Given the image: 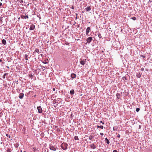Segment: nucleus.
<instances>
[{
	"instance_id": "nucleus-1",
	"label": "nucleus",
	"mask_w": 152,
	"mask_h": 152,
	"mask_svg": "<svg viewBox=\"0 0 152 152\" xmlns=\"http://www.w3.org/2000/svg\"><path fill=\"white\" fill-rule=\"evenodd\" d=\"M68 145L66 143L63 142L61 144V147L63 150H66L67 149Z\"/></svg>"
},
{
	"instance_id": "nucleus-2",
	"label": "nucleus",
	"mask_w": 152,
	"mask_h": 152,
	"mask_svg": "<svg viewBox=\"0 0 152 152\" xmlns=\"http://www.w3.org/2000/svg\"><path fill=\"white\" fill-rule=\"evenodd\" d=\"M86 59L83 60L82 59H80V63L83 65H84L86 63Z\"/></svg>"
},
{
	"instance_id": "nucleus-3",
	"label": "nucleus",
	"mask_w": 152,
	"mask_h": 152,
	"mask_svg": "<svg viewBox=\"0 0 152 152\" xmlns=\"http://www.w3.org/2000/svg\"><path fill=\"white\" fill-rule=\"evenodd\" d=\"M49 148L50 150L53 151L56 150L57 147L55 146L49 145Z\"/></svg>"
},
{
	"instance_id": "nucleus-4",
	"label": "nucleus",
	"mask_w": 152,
	"mask_h": 152,
	"mask_svg": "<svg viewBox=\"0 0 152 152\" xmlns=\"http://www.w3.org/2000/svg\"><path fill=\"white\" fill-rule=\"evenodd\" d=\"M37 109L38 110V113H42V110L40 106L37 107Z\"/></svg>"
},
{
	"instance_id": "nucleus-5",
	"label": "nucleus",
	"mask_w": 152,
	"mask_h": 152,
	"mask_svg": "<svg viewBox=\"0 0 152 152\" xmlns=\"http://www.w3.org/2000/svg\"><path fill=\"white\" fill-rule=\"evenodd\" d=\"M93 39L92 37H88L86 40L87 42L88 43H90L92 40Z\"/></svg>"
},
{
	"instance_id": "nucleus-6",
	"label": "nucleus",
	"mask_w": 152,
	"mask_h": 152,
	"mask_svg": "<svg viewBox=\"0 0 152 152\" xmlns=\"http://www.w3.org/2000/svg\"><path fill=\"white\" fill-rule=\"evenodd\" d=\"M91 29V28L90 27H88L86 29V35H88L90 31V30Z\"/></svg>"
},
{
	"instance_id": "nucleus-7",
	"label": "nucleus",
	"mask_w": 152,
	"mask_h": 152,
	"mask_svg": "<svg viewBox=\"0 0 152 152\" xmlns=\"http://www.w3.org/2000/svg\"><path fill=\"white\" fill-rule=\"evenodd\" d=\"M35 28V25L34 24H32L30 26V28H29V30H33Z\"/></svg>"
},
{
	"instance_id": "nucleus-8",
	"label": "nucleus",
	"mask_w": 152,
	"mask_h": 152,
	"mask_svg": "<svg viewBox=\"0 0 152 152\" xmlns=\"http://www.w3.org/2000/svg\"><path fill=\"white\" fill-rule=\"evenodd\" d=\"M24 95V94L22 93H20L19 94V98L20 99H23V97Z\"/></svg>"
},
{
	"instance_id": "nucleus-9",
	"label": "nucleus",
	"mask_w": 152,
	"mask_h": 152,
	"mask_svg": "<svg viewBox=\"0 0 152 152\" xmlns=\"http://www.w3.org/2000/svg\"><path fill=\"white\" fill-rule=\"evenodd\" d=\"M71 77L72 79L75 78L76 77V75L74 73H72L71 75Z\"/></svg>"
},
{
	"instance_id": "nucleus-10",
	"label": "nucleus",
	"mask_w": 152,
	"mask_h": 152,
	"mask_svg": "<svg viewBox=\"0 0 152 152\" xmlns=\"http://www.w3.org/2000/svg\"><path fill=\"white\" fill-rule=\"evenodd\" d=\"M90 146L91 148L93 149H95L96 148V146L94 144H91Z\"/></svg>"
},
{
	"instance_id": "nucleus-11",
	"label": "nucleus",
	"mask_w": 152,
	"mask_h": 152,
	"mask_svg": "<svg viewBox=\"0 0 152 152\" xmlns=\"http://www.w3.org/2000/svg\"><path fill=\"white\" fill-rule=\"evenodd\" d=\"M21 18L22 19H28V15H21Z\"/></svg>"
},
{
	"instance_id": "nucleus-12",
	"label": "nucleus",
	"mask_w": 152,
	"mask_h": 152,
	"mask_svg": "<svg viewBox=\"0 0 152 152\" xmlns=\"http://www.w3.org/2000/svg\"><path fill=\"white\" fill-rule=\"evenodd\" d=\"M75 93V91L74 90L72 89L70 91V94L72 95H73Z\"/></svg>"
},
{
	"instance_id": "nucleus-13",
	"label": "nucleus",
	"mask_w": 152,
	"mask_h": 152,
	"mask_svg": "<svg viewBox=\"0 0 152 152\" xmlns=\"http://www.w3.org/2000/svg\"><path fill=\"white\" fill-rule=\"evenodd\" d=\"M2 42L4 45L6 44V41L4 39H2Z\"/></svg>"
},
{
	"instance_id": "nucleus-14",
	"label": "nucleus",
	"mask_w": 152,
	"mask_h": 152,
	"mask_svg": "<svg viewBox=\"0 0 152 152\" xmlns=\"http://www.w3.org/2000/svg\"><path fill=\"white\" fill-rule=\"evenodd\" d=\"M116 96L117 98L119 99L121 97V95L117 93L116 94Z\"/></svg>"
},
{
	"instance_id": "nucleus-15",
	"label": "nucleus",
	"mask_w": 152,
	"mask_h": 152,
	"mask_svg": "<svg viewBox=\"0 0 152 152\" xmlns=\"http://www.w3.org/2000/svg\"><path fill=\"white\" fill-rule=\"evenodd\" d=\"M86 10L87 11H89L91 10V8L90 7H88L86 8Z\"/></svg>"
},
{
	"instance_id": "nucleus-16",
	"label": "nucleus",
	"mask_w": 152,
	"mask_h": 152,
	"mask_svg": "<svg viewBox=\"0 0 152 152\" xmlns=\"http://www.w3.org/2000/svg\"><path fill=\"white\" fill-rule=\"evenodd\" d=\"M141 75L140 73H137L136 75V77L138 78H140L141 77Z\"/></svg>"
},
{
	"instance_id": "nucleus-17",
	"label": "nucleus",
	"mask_w": 152,
	"mask_h": 152,
	"mask_svg": "<svg viewBox=\"0 0 152 152\" xmlns=\"http://www.w3.org/2000/svg\"><path fill=\"white\" fill-rule=\"evenodd\" d=\"M105 140L106 141V143L107 144H109L110 142H109V140L107 139V138H105Z\"/></svg>"
},
{
	"instance_id": "nucleus-18",
	"label": "nucleus",
	"mask_w": 152,
	"mask_h": 152,
	"mask_svg": "<svg viewBox=\"0 0 152 152\" xmlns=\"http://www.w3.org/2000/svg\"><path fill=\"white\" fill-rule=\"evenodd\" d=\"M97 128L98 129L99 128H100L101 129H103L104 128V126H97Z\"/></svg>"
},
{
	"instance_id": "nucleus-19",
	"label": "nucleus",
	"mask_w": 152,
	"mask_h": 152,
	"mask_svg": "<svg viewBox=\"0 0 152 152\" xmlns=\"http://www.w3.org/2000/svg\"><path fill=\"white\" fill-rule=\"evenodd\" d=\"M94 136L92 135H90L89 137V139L90 140H91L94 138Z\"/></svg>"
},
{
	"instance_id": "nucleus-20",
	"label": "nucleus",
	"mask_w": 152,
	"mask_h": 152,
	"mask_svg": "<svg viewBox=\"0 0 152 152\" xmlns=\"http://www.w3.org/2000/svg\"><path fill=\"white\" fill-rule=\"evenodd\" d=\"M74 139L75 140H79V138L77 136H75L74 137Z\"/></svg>"
},
{
	"instance_id": "nucleus-21",
	"label": "nucleus",
	"mask_w": 152,
	"mask_h": 152,
	"mask_svg": "<svg viewBox=\"0 0 152 152\" xmlns=\"http://www.w3.org/2000/svg\"><path fill=\"white\" fill-rule=\"evenodd\" d=\"M17 1L18 3H22L23 2V1L22 0H17Z\"/></svg>"
},
{
	"instance_id": "nucleus-22",
	"label": "nucleus",
	"mask_w": 152,
	"mask_h": 152,
	"mask_svg": "<svg viewBox=\"0 0 152 152\" xmlns=\"http://www.w3.org/2000/svg\"><path fill=\"white\" fill-rule=\"evenodd\" d=\"M131 19H132L133 20H136V18L135 17H134L131 18Z\"/></svg>"
},
{
	"instance_id": "nucleus-23",
	"label": "nucleus",
	"mask_w": 152,
	"mask_h": 152,
	"mask_svg": "<svg viewBox=\"0 0 152 152\" xmlns=\"http://www.w3.org/2000/svg\"><path fill=\"white\" fill-rule=\"evenodd\" d=\"M35 51L37 53H38L39 52V50L38 48H36L35 49Z\"/></svg>"
},
{
	"instance_id": "nucleus-24",
	"label": "nucleus",
	"mask_w": 152,
	"mask_h": 152,
	"mask_svg": "<svg viewBox=\"0 0 152 152\" xmlns=\"http://www.w3.org/2000/svg\"><path fill=\"white\" fill-rule=\"evenodd\" d=\"M15 146V147L17 148L18 147V143H16L14 145Z\"/></svg>"
},
{
	"instance_id": "nucleus-25",
	"label": "nucleus",
	"mask_w": 152,
	"mask_h": 152,
	"mask_svg": "<svg viewBox=\"0 0 152 152\" xmlns=\"http://www.w3.org/2000/svg\"><path fill=\"white\" fill-rule=\"evenodd\" d=\"M140 109L139 108H137L136 109V111L137 112H138L140 110Z\"/></svg>"
},
{
	"instance_id": "nucleus-26",
	"label": "nucleus",
	"mask_w": 152,
	"mask_h": 152,
	"mask_svg": "<svg viewBox=\"0 0 152 152\" xmlns=\"http://www.w3.org/2000/svg\"><path fill=\"white\" fill-rule=\"evenodd\" d=\"M2 18L3 17H0V21L2 23Z\"/></svg>"
},
{
	"instance_id": "nucleus-27",
	"label": "nucleus",
	"mask_w": 152,
	"mask_h": 152,
	"mask_svg": "<svg viewBox=\"0 0 152 152\" xmlns=\"http://www.w3.org/2000/svg\"><path fill=\"white\" fill-rule=\"evenodd\" d=\"M11 150L10 149H8L7 150V152H11Z\"/></svg>"
},
{
	"instance_id": "nucleus-28",
	"label": "nucleus",
	"mask_w": 152,
	"mask_h": 152,
	"mask_svg": "<svg viewBox=\"0 0 152 152\" xmlns=\"http://www.w3.org/2000/svg\"><path fill=\"white\" fill-rule=\"evenodd\" d=\"M6 74V73H5L4 74V75L3 76V78H5Z\"/></svg>"
},
{
	"instance_id": "nucleus-29",
	"label": "nucleus",
	"mask_w": 152,
	"mask_h": 152,
	"mask_svg": "<svg viewBox=\"0 0 152 152\" xmlns=\"http://www.w3.org/2000/svg\"><path fill=\"white\" fill-rule=\"evenodd\" d=\"M25 59L26 60H28V58H27V55H25Z\"/></svg>"
},
{
	"instance_id": "nucleus-30",
	"label": "nucleus",
	"mask_w": 152,
	"mask_h": 152,
	"mask_svg": "<svg viewBox=\"0 0 152 152\" xmlns=\"http://www.w3.org/2000/svg\"><path fill=\"white\" fill-rule=\"evenodd\" d=\"M117 137L118 138H119L120 137V134H118V135H117Z\"/></svg>"
},
{
	"instance_id": "nucleus-31",
	"label": "nucleus",
	"mask_w": 152,
	"mask_h": 152,
	"mask_svg": "<svg viewBox=\"0 0 152 152\" xmlns=\"http://www.w3.org/2000/svg\"><path fill=\"white\" fill-rule=\"evenodd\" d=\"M141 57H142L143 58H144L145 57L143 55H141Z\"/></svg>"
},
{
	"instance_id": "nucleus-32",
	"label": "nucleus",
	"mask_w": 152,
	"mask_h": 152,
	"mask_svg": "<svg viewBox=\"0 0 152 152\" xmlns=\"http://www.w3.org/2000/svg\"><path fill=\"white\" fill-rule=\"evenodd\" d=\"M117 130V129H115V127H113V130L114 131L116 130Z\"/></svg>"
},
{
	"instance_id": "nucleus-33",
	"label": "nucleus",
	"mask_w": 152,
	"mask_h": 152,
	"mask_svg": "<svg viewBox=\"0 0 152 152\" xmlns=\"http://www.w3.org/2000/svg\"><path fill=\"white\" fill-rule=\"evenodd\" d=\"M100 123H102V124L103 125V124H104V123L103 122H102V121H100Z\"/></svg>"
},
{
	"instance_id": "nucleus-34",
	"label": "nucleus",
	"mask_w": 152,
	"mask_h": 152,
	"mask_svg": "<svg viewBox=\"0 0 152 152\" xmlns=\"http://www.w3.org/2000/svg\"><path fill=\"white\" fill-rule=\"evenodd\" d=\"M100 134L101 135H104V134L102 133H100Z\"/></svg>"
},
{
	"instance_id": "nucleus-35",
	"label": "nucleus",
	"mask_w": 152,
	"mask_h": 152,
	"mask_svg": "<svg viewBox=\"0 0 152 152\" xmlns=\"http://www.w3.org/2000/svg\"><path fill=\"white\" fill-rule=\"evenodd\" d=\"M113 152H118L117 150H114L113 151Z\"/></svg>"
},
{
	"instance_id": "nucleus-36",
	"label": "nucleus",
	"mask_w": 152,
	"mask_h": 152,
	"mask_svg": "<svg viewBox=\"0 0 152 152\" xmlns=\"http://www.w3.org/2000/svg\"><path fill=\"white\" fill-rule=\"evenodd\" d=\"M141 70L142 71H144V68H141Z\"/></svg>"
},
{
	"instance_id": "nucleus-37",
	"label": "nucleus",
	"mask_w": 152,
	"mask_h": 152,
	"mask_svg": "<svg viewBox=\"0 0 152 152\" xmlns=\"http://www.w3.org/2000/svg\"><path fill=\"white\" fill-rule=\"evenodd\" d=\"M71 8H72V9H74V6H72Z\"/></svg>"
},
{
	"instance_id": "nucleus-38",
	"label": "nucleus",
	"mask_w": 152,
	"mask_h": 152,
	"mask_svg": "<svg viewBox=\"0 0 152 152\" xmlns=\"http://www.w3.org/2000/svg\"><path fill=\"white\" fill-rule=\"evenodd\" d=\"M2 5V3L1 2H0V7Z\"/></svg>"
},
{
	"instance_id": "nucleus-39",
	"label": "nucleus",
	"mask_w": 152,
	"mask_h": 152,
	"mask_svg": "<svg viewBox=\"0 0 152 152\" xmlns=\"http://www.w3.org/2000/svg\"><path fill=\"white\" fill-rule=\"evenodd\" d=\"M53 91H55V88H53Z\"/></svg>"
},
{
	"instance_id": "nucleus-40",
	"label": "nucleus",
	"mask_w": 152,
	"mask_h": 152,
	"mask_svg": "<svg viewBox=\"0 0 152 152\" xmlns=\"http://www.w3.org/2000/svg\"><path fill=\"white\" fill-rule=\"evenodd\" d=\"M2 61V60L1 59H0V62H1Z\"/></svg>"
},
{
	"instance_id": "nucleus-41",
	"label": "nucleus",
	"mask_w": 152,
	"mask_h": 152,
	"mask_svg": "<svg viewBox=\"0 0 152 152\" xmlns=\"http://www.w3.org/2000/svg\"><path fill=\"white\" fill-rule=\"evenodd\" d=\"M18 81H17V82H16V83L17 84H18Z\"/></svg>"
},
{
	"instance_id": "nucleus-42",
	"label": "nucleus",
	"mask_w": 152,
	"mask_h": 152,
	"mask_svg": "<svg viewBox=\"0 0 152 152\" xmlns=\"http://www.w3.org/2000/svg\"><path fill=\"white\" fill-rule=\"evenodd\" d=\"M9 138H10V135H9Z\"/></svg>"
},
{
	"instance_id": "nucleus-43",
	"label": "nucleus",
	"mask_w": 152,
	"mask_h": 152,
	"mask_svg": "<svg viewBox=\"0 0 152 152\" xmlns=\"http://www.w3.org/2000/svg\"><path fill=\"white\" fill-rule=\"evenodd\" d=\"M42 54H41V56H42Z\"/></svg>"
}]
</instances>
